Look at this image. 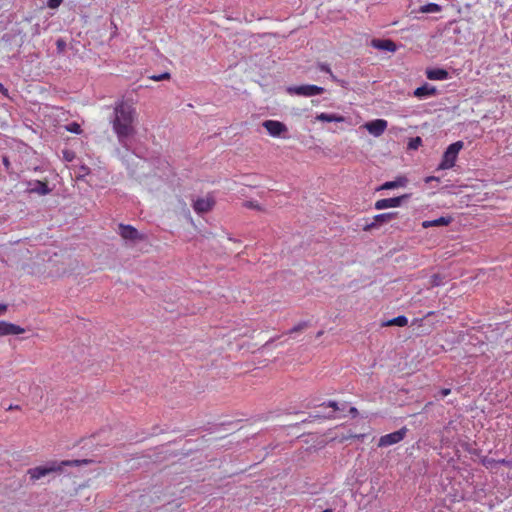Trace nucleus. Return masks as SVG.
<instances>
[{
  "label": "nucleus",
  "mask_w": 512,
  "mask_h": 512,
  "mask_svg": "<svg viewBox=\"0 0 512 512\" xmlns=\"http://www.w3.org/2000/svg\"><path fill=\"white\" fill-rule=\"evenodd\" d=\"M323 333H324L323 331H319V332L317 333V337L322 336V335H323Z\"/></svg>",
  "instance_id": "41"
},
{
  "label": "nucleus",
  "mask_w": 512,
  "mask_h": 512,
  "mask_svg": "<svg viewBox=\"0 0 512 512\" xmlns=\"http://www.w3.org/2000/svg\"><path fill=\"white\" fill-rule=\"evenodd\" d=\"M3 163H4V165L8 166V164H9L8 159H7V158H4V159H3Z\"/></svg>",
  "instance_id": "38"
},
{
  "label": "nucleus",
  "mask_w": 512,
  "mask_h": 512,
  "mask_svg": "<svg viewBox=\"0 0 512 512\" xmlns=\"http://www.w3.org/2000/svg\"><path fill=\"white\" fill-rule=\"evenodd\" d=\"M64 45H65V44H64V42H63L62 40H58V41H57V46H58V47H62V46H64Z\"/></svg>",
  "instance_id": "37"
},
{
  "label": "nucleus",
  "mask_w": 512,
  "mask_h": 512,
  "mask_svg": "<svg viewBox=\"0 0 512 512\" xmlns=\"http://www.w3.org/2000/svg\"><path fill=\"white\" fill-rule=\"evenodd\" d=\"M0 92H1L4 96L8 97V90H7V88H5V87H4V85H3L2 83H0Z\"/></svg>",
  "instance_id": "35"
},
{
  "label": "nucleus",
  "mask_w": 512,
  "mask_h": 512,
  "mask_svg": "<svg viewBox=\"0 0 512 512\" xmlns=\"http://www.w3.org/2000/svg\"><path fill=\"white\" fill-rule=\"evenodd\" d=\"M398 216V212H387L375 215L373 220L376 221L378 227L382 224L390 222L392 219Z\"/></svg>",
  "instance_id": "15"
},
{
  "label": "nucleus",
  "mask_w": 512,
  "mask_h": 512,
  "mask_svg": "<svg viewBox=\"0 0 512 512\" xmlns=\"http://www.w3.org/2000/svg\"><path fill=\"white\" fill-rule=\"evenodd\" d=\"M170 77H171L170 73L164 72L159 75H152L149 78L153 81H162V80H168V79H170Z\"/></svg>",
  "instance_id": "29"
},
{
  "label": "nucleus",
  "mask_w": 512,
  "mask_h": 512,
  "mask_svg": "<svg viewBox=\"0 0 512 512\" xmlns=\"http://www.w3.org/2000/svg\"><path fill=\"white\" fill-rule=\"evenodd\" d=\"M377 227H378V225H377L376 221L373 220V222L366 224L363 227V230L364 231H371L372 229L377 228Z\"/></svg>",
  "instance_id": "32"
},
{
  "label": "nucleus",
  "mask_w": 512,
  "mask_h": 512,
  "mask_svg": "<svg viewBox=\"0 0 512 512\" xmlns=\"http://www.w3.org/2000/svg\"><path fill=\"white\" fill-rule=\"evenodd\" d=\"M8 306L0 303V316L4 315L7 311Z\"/></svg>",
  "instance_id": "34"
},
{
  "label": "nucleus",
  "mask_w": 512,
  "mask_h": 512,
  "mask_svg": "<svg viewBox=\"0 0 512 512\" xmlns=\"http://www.w3.org/2000/svg\"><path fill=\"white\" fill-rule=\"evenodd\" d=\"M65 130L74 134H81L82 129L81 126L77 122H72L65 125Z\"/></svg>",
  "instance_id": "24"
},
{
  "label": "nucleus",
  "mask_w": 512,
  "mask_h": 512,
  "mask_svg": "<svg viewBox=\"0 0 512 512\" xmlns=\"http://www.w3.org/2000/svg\"><path fill=\"white\" fill-rule=\"evenodd\" d=\"M321 406H327V407H330L333 409L332 414H329L327 416V418H329V419L335 418L334 412L340 410L338 403L336 401H332V400L322 403Z\"/></svg>",
  "instance_id": "23"
},
{
  "label": "nucleus",
  "mask_w": 512,
  "mask_h": 512,
  "mask_svg": "<svg viewBox=\"0 0 512 512\" xmlns=\"http://www.w3.org/2000/svg\"><path fill=\"white\" fill-rule=\"evenodd\" d=\"M30 185H32V187L29 189L30 193L47 195L51 192V189L48 187L47 182L36 180L33 183H30Z\"/></svg>",
  "instance_id": "12"
},
{
  "label": "nucleus",
  "mask_w": 512,
  "mask_h": 512,
  "mask_svg": "<svg viewBox=\"0 0 512 512\" xmlns=\"http://www.w3.org/2000/svg\"><path fill=\"white\" fill-rule=\"evenodd\" d=\"M137 110L132 102L119 100L114 106L112 128L120 144L136 134Z\"/></svg>",
  "instance_id": "1"
},
{
  "label": "nucleus",
  "mask_w": 512,
  "mask_h": 512,
  "mask_svg": "<svg viewBox=\"0 0 512 512\" xmlns=\"http://www.w3.org/2000/svg\"><path fill=\"white\" fill-rule=\"evenodd\" d=\"M215 205V201L213 197L207 196L205 198H198L193 203V209L196 213H207L209 212L213 206Z\"/></svg>",
  "instance_id": "9"
},
{
  "label": "nucleus",
  "mask_w": 512,
  "mask_h": 512,
  "mask_svg": "<svg viewBox=\"0 0 512 512\" xmlns=\"http://www.w3.org/2000/svg\"><path fill=\"white\" fill-rule=\"evenodd\" d=\"M435 93H436L435 87L426 83V84L422 85L421 87H418L414 91V96H416L418 98H426V97L434 95Z\"/></svg>",
  "instance_id": "14"
},
{
  "label": "nucleus",
  "mask_w": 512,
  "mask_h": 512,
  "mask_svg": "<svg viewBox=\"0 0 512 512\" xmlns=\"http://www.w3.org/2000/svg\"><path fill=\"white\" fill-rule=\"evenodd\" d=\"M406 198H408L407 194L399 197L379 199L375 202L374 207L377 210L399 207Z\"/></svg>",
  "instance_id": "6"
},
{
  "label": "nucleus",
  "mask_w": 512,
  "mask_h": 512,
  "mask_svg": "<svg viewBox=\"0 0 512 512\" xmlns=\"http://www.w3.org/2000/svg\"><path fill=\"white\" fill-rule=\"evenodd\" d=\"M441 10L440 6L435 3H429L427 5H423L420 8V12L422 13H435Z\"/></svg>",
  "instance_id": "21"
},
{
  "label": "nucleus",
  "mask_w": 512,
  "mask_h": 512,
  "mask_svg": "<svg viewBox=\"0 0 512 512\" xmlns=\"http://www.w3.org/2000/svg\"><path fill=\"white\" fill-rule=\"evenodd\" d=\"M407 182H408V180L406 177L400 176V177H397L393 181H387V182L383 183L379 189L380 190H389V189H395V188H399V187H405Z\"/></svg>",
  "instance_id": "13"
},
{
  "label": "nucleus",
  "mask_w": 512,
  "mask_h": 512,
  "mask_svg": "<svg viewBox=\"0 0 512 512\" xmlns=\"http://www.w3.org/2000/svg\"><path fill=\"white\" fill-rule=\"evenodd\" d=\"M349 413L353 416V417H356L358 415V410L357 408L355 407H350L349 409Z\"/></svg>",
  "instance_id": "36"
},
{
  "label": "nucleus",
  "mask_w": 512,
  "mask_h": 512,
  "mask_svg": "<svg viewBox=\"0 0 512 512\" xmlns=\"http://www.w3.org/2000/svg\"><path fill=\"white\" fill-rule=\"evenodd\" d=\"M442 394H443V395H448V389H443V390H442Z\"/></svg>",
  "instance_id": "40"
},
{
  "label": "nucleus",
  "mask_w": 512,
  "mask_h": 512,
  "mask_svg": "<svg viewBox=\"0 0 512 512\" xmlns=\"http://www.w3.org/2000/svg\"><path fill=\"white\" fill-rule=\"evenodd\" d=\"M61 471V466L56 462H53L50 466H37L31 468L27 471V474L30 476V479L33 481L39 480L42 477L47 476L52 472Z\"/></svg>",
  "instance_id": "4"
},
{
  "label": "nucleus",
  "mask_w": 512,
  "mask_h": 512,
  "mask_svg": "<svg viewBox=\"0 0 512 512\" xmlns=\"http://www.w3.org/2000/svg\"><path fill=\"white\" fill-rule=\"evenodd\" d=\"M408 324V319L404 315L397 316L395 318H392L382 324L384 327L388 326H398V327H404Z\"/></svg>",
  "instance_id": "18"
},
{
  "label": "nucleus",
  "mask_w": 512,
  "mask_h": 512,
  "mask_svg": "<svg viewBox=\"0 0 512 512\" xmlns=\"http://www.w3.org/2000/svg\"><path fill=\"white\" fill-rule=\"evenodd\" d=\"M119 235L125 239L130 241H136V240H144L145 237L137 231L136 228H134L131 225H125L120 224L119 225Z\"/></svg>",
  "instance_id": "7"
},
{
  "label": "nucleus",
  "mask_w": 512,
  "mask_h": 512,
  "mask_svg": "<svg viewBox=\"0 0 512 512\" xmlns=\"http://www.w3.org/2000/svg\"><path fill=\"white\" fill-rule=\"evenodd\" d=\"M440 179L438 177L429 176L425 178L426 183L436 182L439 183Z\"/></svg>",
  "instance_id": "33"
},
{
  "label": "nucleus",
  "mask_w": 512,
  "mask_h": 512,
  "mask_svg": "<svg viewBox=\"0 0 512 512\" xmlns=\"http://www.w3.org/2000/svg\"><path fill=\"white\" fill-rule=\"evenodd\" d=\"M408 432L406 427H402L398 431L383 435L379 438L378 447H388L401 442Z\"/></svg>",
  "instance_id": "2"
},
{
  "label": "nucleus",
  "mask_w": 512,
  "mask_h": 512,
  "mask_svg": "<svg viewBox=\"0 0 512 512\" xmlns=\"http://www.w3.org/2000/svg\"><path fill=\"white\" fill-rule=\"evenodd\" d=\"M318 68H319L322 72L328 73V74L330 75V77H331V79H332L333 81H337L336 76L332 73V71H331V69H330V67H329V65H328V64L320 63V64L318 65Z\"/></svg>",
  "instance_id": "27"
},
{
  "label": "nucleus",
  "mask_w": 512,
  "mask_h": 512,
  "mask_svg": "<svg viewBox=\"0 0 512 512\" xmlns=\"http://www.w3.org/2000/svg\"><path fill=\"white\" fill-rule=\"evenodd\" d=\"M371 45L379 50L395 52L397 49L396 44L390 39H373Z\"/></svg>",
  "instance_id": "11"
},
{
  "label": "nucleus",
  "mask_w": 512,
  "mask_h": 512,
  "mask_svg": "<svg viewBox=\"0 0 512 512\" xmlns=\"http://www.w3.org/2000/svg\"><path fill=\"white\" fill-rule=\"evenodd\" d=\"M62 2H63V0H48L47 6L50 9H56L61 5Z\"/></svg>",
  "instance_id": "31"
},
{
  "label": "nucleus",
  "mask_w": 512,
  "mask_h": 512,
  "mask_svg": "<svg viewBox=\"0 0 512 512\" xmlns=\"http://www.w3.org/2000/svg\"><path fill=\"white\" fill-rule=\"evenodd\" d=\"M307 327H308V323L303 321V322H300L297 325H295L289 331H287L286 334L292 335L294 333L301 332V331L305 330Z\"/></svg>",
  "instance_id": "25"
},
{
  "label": "nucleus",
  "mask_w": 512,
  "mask_h": 512,
  "mask_svg": "<svg viewBox=\"0 0 512 512\" xmlns=\"http://www.w3.org/2000/svg\"><path fill=\"white\" fill-rule=\"evenodd\" d=\"M387 121L384 120V119H376V120H372L370 122H367L364 127L367 129V131L375 136V137H379L381 136L384 131L386 130L387 128Z\"/></svg>",
  "instance_id": "8"
},
{
  "label": "nucleus",
  "mask_w": 512,
  "mask_h": 512,
  "mask_svg": "<svg viewBox=\"0 0 512 512\" xmlns=\"http://www.w3.org/2000/svg\"><path fill=\"white\" fill-rule=\"evenodd\" d=\"M318 121L322 122H343L344 117L337 114L320 113L316 116Z\"/></svg>",
  "instance_id": "17"
},
{
  "label": "nucleus",
  "mask_w": 512,
  "mask_h": 512,
  "mask_svg": "<svg viewBox=\"0 0 512 512\" xmlns=\"http://www.w3.org/2000/svg\"><path fill=\"white\" fill-rule=\"evenodd\" d=\"M463 145L462 141L450 144V168L454 166L456 155L463 148Z\"/></svg>",
  "instance_id": "19"
},
{
  "label": "nucleus",
  "mask_w": 512,
  "mask_h": 512,
  "mask_svg": "<svg viewBox=\"0 0 512 512\" xmlns=\"http://www.w3.org/2000/svg\"><path fill=\"white\" fill-rule=\"evenodd\" d=\"M288 92L290 94H296L299 96L310 97V96H315V95H321L322 93H324V88L319 87L317 85L306 84V85L290 87V88H288Z\"/></svg>",
  "instance_id": "3"
},
{
  "label": "nucleus",
  "mask_w": 512,
  "mask_h": 512,
  "mask_svg": "<svg viewBox=\"0 0 512 512\" xmlns=\"http://www.w3.org/2000/svg\"><path fill=\"white\" fill-rule=\"evenodd\" d=\"M91 461L90 460H66V461H62L59 465L61 466V468L63 466H80L82 464H88L90 463Z\"/></svg>",
  "instance_id": "22"
},
{
  "label": "nucleus",
  "mask_w": 512,
  "mask_h": 512,
  "mask_svg": "<svg viewBox=\"0 0 512 512\" xmlns=\"http://www.w3.org/2000/svg\"><path fill=\"white\" fill-rule=\"evenodd\" d=\"M439 168H441V169L448 168V148L443 152L442 161L439 165Z\"/></svg>",
  "instance_id": "30"
},
{
  "label": "nucleus",
  "mask_w": 512,
  "mask_h": 512,
  "mask_svg": "<svg viewBox=\"0 0 512 512\" xmlns=\"http://www.w3.org/2000/svg\"><path fill=\"white\" fill-rule=\"evenodd\" d=\"M25 332V329L6 321H0V335L1 336H7V335H18Z\"/></svg>",
  "instance_id": "10"
},
{
  "label": "nucleus",
  "mask_w": 512,
  "mask_h": 512,
  "mask_svg": "<svg viewBox=\"0 0 512 512\" xmlns=\"http://www.w3.org/2000/svg\"><path fill=\"white\" fill-rule=\"evenodd\" d=\"M422 225L424 228L438 225H448V219L445 217H440L439 219H436L434 221H424Z\"/></svg>",
  "instance_id": "20"
},
{
  "label": "nucleus",
  "mask_w": 512,
  "mask_h": 512,
  "mask_svg": "<svg viewBox=\"0 0 512 512\" xmlns=\"http://www.w3.org/2000/svg\"><path fill=\"white\" fill-rule=\"evenodd\" d=\"M262 125L272 137H280L283 133L288 131L287 126L277 120H266Z\"/></svg>",
  "instance_id": "5"
},
{
  "label": "nucleus",
  "mask_w": 512,
  "mask_h": 512,
  "mask_svg": "<svg viewBox=\"0 0 512 512\" xmlns=\"http://www.w3.org/2000/svg\"><path fill=\"white\" fill-rule=\"evenodd\" d=\"M82 172H84V173H86V174H87V173H88V168L83 166V167H82Z\"/></svg>",
  "instance_id": "39"
},
{
  "label": "nucleus",
  "mask_w": 512,
  "mask_h": 512,
  "mask_svg": "<svg viewBox=\"0 0 512 512\" xmlns=\"http://www.w3.org/2000/svg\"><path fill=\"white\" fill-rule=\"evenodd\" d=\"M426 75L430 80H444L448 77V72L444 69H429Z\"/></svg>",
  "instance_id": "16"
},
{
  "label": "nucleus",
  "mask_w": 512,
  "mask_h": 512,
  "mask_svg": "<svg viewBox=\"0 0 512 512\" xmlns=\"http://www.w3.org/2000/svg\"><path fill=\"white\" fill-rule=\"evenodd\" d=\"M62 154H63V159L66 162H71L75 159V152L72 150H69V149L63 150Z\"/></svg>",
  "instance_id": "28"
},
{
  "label": "nucleus",
  "mask_w": 512,
  "mask_h": 512,
  "mask_svg": "<svg viewBox=\"0 0 512 512\" xmlns=\"http://www.w3.org/2000/svg\"><path fill=\"white\" fill-rule=\"evenodd\" d=\"M421 144H422V139L417 136V137L411 138L409 140L407 148L409 150H416L419 148V146H421Z\"/></svg>",
  "instance_id": "26"
}]
</instances>
